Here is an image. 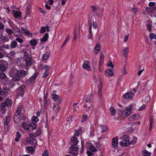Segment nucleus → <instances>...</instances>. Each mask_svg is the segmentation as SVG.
Returning <instances> with one entry per match:
<instances>
[{"mask_svg": "<svg viewBox=\"0 0 156 156\" xmlns=\"http://www.w3.org/2000/svg\"><path fill=\"white\" fill-rule=\"evenodd\" d=\"M51 69V66L46 65L45 66V71L43 75L42 76L43 78H45L47 77L49 74V70Z\"/></svg>", "mask_w": 156, "mask_h": 156, "instance_id": "9d476101", "label": "nucleus"}, {"mask_svg": "<svg viewBox=\"0 0 156 156\" xmlns=\"http://www.w3.org/2000/svg\"><path fill=\"white\" fill-rule=\"evenodd\" d=\"M149 37L150 39H156V35L154 34H151L150 35Z\"/></svg>", "mask_w": 156, "mask_h": 156, "instance_id": "09e8293b", "label": "nucleus"}, {"mask_svg": "<svg viewBox=\"0 0 156 156\" xmlns=\"http://www.w3.org/2000/svg\"><path fill=\"white\" fill-rule=\"evenodd\" d=\"M38 74L39 73L38 72L35 73L28 80V83L30 84L33 83L35 80Z\"/></svg>", "mask_w": 156, "mask_h": 156, "instance_id": "6e6552de", "label": "nucleus"}, {"mask_svg": "<svg viewBox=\"0 0 156 156\" xmlns=\"http://www.w3.org/2000/svg\"><path fill=\"white\" fill-rule=\"evenodd\" d=\"M28 127H32V129L33 130L37 128V126L36 124L34 123H30L29 125H28Z\"/></svg>", "mask_w": 156, "mask_h": 156, "instance_id": "393cba45", "label": "nucleus"}, {"mask_svg": "<svg viewBox=\"0 0 156 156\" xmlns=\"http://www.w3.org/2000/svg\"><path fill=\"white\" fill-rule=\"evenodd\" d=\"M38 9L39 12L41 13H43V14H45L46 12L45 11L43 10L42 9L40 8H39Z\"/></svg>", "mask_w": 156, "mask_h": 156, "instance_id": "0e129e2a", "label": "nucleus"}, {"mask_svg": "<svg viewBox=\"0 0 156 156\" xmlns=\"http://www.w3.org/2000/svg\"><path fill=\"white\" fill-rule=\"evenodd\" d=\"M69 36H68V37H67L66 38V39H65V41L63 42V43L62 44V45L61 46V48H63L65 45L66 43L69 40Z\"/></svg>", "mask_w": 156, "mask_h": 156, "instance_id": "a19ab883", "label": "nucleus"}, {"mask_svg": "<svg viewBox=\"0 0 156 156\" xmlns=\"http://www.w3.org/2000/svg\"><path fill=\"white\" fill-rule=\"evenodd\" d=\"M12 101L11 99H6L3 103H4L5 105L7 107H9L12 105Z\"/></svg>", "mask_w": 156, "mask_h": 156, "instance_id": "2eb2a0df", "label": "nucleus"}, {"mask_svg": "<svg viewBox=\"0 0 156 156\" xmlns=\"http://www.w3.org/2000/svg\"><path fill=\"white\" fill-rule=\"evenodd\" d=\"M27 123H23L22 124V126L25 129L28 130L29 129Z\"/></svg>", "mask_w": 156, "mask_h": 156, "instance_id": "79ce46f5", "label": "nucleus"}, {"mask_svg": "<svg viewBox=\"0 0 156 156\" xmlns=\"http://www.w3.org/2000/svg\"><path fill=\"white\" fill-rule=\"evenodd\" d=\"M91 27H92V25L91 23L90 24V27H89V32H90V34L88 35L87 36L88 38L89 39H90L91 38Z\"/></svg>", "mask_w": 156, "mask_h": 156, "instance_id": "e433bc0d", "label": "nucleus"}, {"mask_svg": "<svg viewBox=\"0 0 156 156\" xmlns=\"http://www.w3.org/2000/svg\"><path fill=\"white\" fill-rule=\"evenodd\" d=\"M147 28L150 32H151V23H148L147 24Z\"/></svg>", "mask_w": 156, "mask_h": 156, "instance_id": "5fc2aeb1", "label": "nucleus"}, {"mask_svg": "<svg viewBox=\"0 0 156 156\" xmlns=\"http://www.w3.org/2000/svg\"><path fill=\"white\" fill-rule=\"evenodd\" d=\"M31 120L32 122L35 123L39 121V119L38 117L37 116H34L32 117Z\"/></svg>", "mask_w": 156, "mask_h": 156, "instance_id": "f704fd0d", "label": "nucleus"}, {"mask_svg": "<svg viewBox=\"0 0 156 156\" xmlns=\"http://www.w3.org/2000/svg\"><path fill=\"white\" fill-rule=\"evenodd\" d=\"M29 134L30 136L29 137H31V138H34V137H37L35 136L36 135L35 133H30Z\"/></svg>", "mask_w": 156, "mask_h": 156, "instance_id": "338daca9", "label": "nucleus"}, {"mask_svg": "<svg viewBox=\"0 0 156 156\" xmlns=\"http://www.w3.org/2000/svg\"><path fill=\"white\" fill-rule=\"evenodd\" d=\"M22 110V107H20L18 108L15 112V117H14V121L15 122V119L18 118V120L19 121H20V118L21 117V111Z\"/></svg>", "mask_w": 156, "mask_h": 156, "instance_id": "39448f33", "label": "nucleus"}, {"mask_svg": "<svg viewBox=\"0 0 156 156\" xmlns=\"http://www.w3.org/2000/svg\"><path fill=\"white\" fill-rule=\"evenodd\" d=\"M77 145V144H73L72 145L71 147V150H73L74 151H76L77 150L78 151V149H79L77 147H76V146Z\"/></svg>", "mask_w": 156, "mask_h": 156, "instance_id": "c9c22d12", "label": "nucleus"}, {"mask_svg": "<svg viewBox=\"0 0 156 156\" xmlns=\"http://www.w3.org/2000/svg\"><path fill=\"white\" fill-rule=\"evenodd\" d=\"M129 36V34L126 35L125 36V38L124 40V42H126L128 41Z\"/></svg>", "mask_w": 156, "mask_h": 156, "instance_id": "69168bd1", "label": "nucleus"}, {"mask_svg": "<svg viewBox=\"0 0 156 156\" xmlns=\"http://www.w3.org/2000/svg\"><path fill=\"white\" fill-rule=\"evenodd\" d=\"M74 151L73 150H70L69 151V153L72 154L73 156H77L78 154V152L77 150Z\"/></svg>", "mask_w": 156, "mask_h": 156, "instance_id": "b1692460", "label": "nucleus"}, {"mask_svg": "<svg viewBox=\"0 0 156 156\" xmlns=\"http://www.w3.org/2000/svg\"><path fill=\"white\" fill-rule=\"evenodd\" d=\"M88 117V116L86 114H84L83 115V119L81 120V122H83L86 121Z\"/></svg>", "mask_w": 156, "mask_h": 156, "instance_id": "603ef678", "label": "nucleus"}, {"mask_svg": "<svg viewBox=\"0 0 156 156\" xmlns=\"http://www.w3.org/2000/svg\"><path fill=\"white\" fill-rule=\"evenodd\" d=\"M119 111L120 112V114L121 116H122L124 118L126 117V111L125 110H124L122 111L121 110H119Z\"/></svg>", "mask_w": 156, "mask_h": 156, "instance_id": "c756f323", "label": "nucleus"}, {"mask_svg": "<svg viewBox=\"0 0 156 156\" xmlns=\"http://www.w3.org/2000/svg\"><path fill=\"white\" fill-rule=\"evenodd\" d=\"M82 67L84 69H87L89 71H91V70L89 65L88 63L83 64L82 65Z\"/></svg>", "mask_w": 156, "mask_h": 156, "instance_id": "a211bd4d", "label": "nucleus"}, {"mask_svg": "<svg viewBox=\"0 0 156 156\" xmlns=\"http://www.w3.org/2000/svg\"><path fill=\"white\" fill-rule=\"evenodd\" d=\"M26 89V87L24 85H22L16 89V92L19 95L23 97Z\"/></svg>", "mask_w": 156, "mask_h": 156, "instance_id": "20e7f679", "label": "nucleus"}, {"mask_svg": "<svg viewBox=\"0 0 156 156\" xmlns=\"http://www.w3.org/2000/svg\"><path fill=\"white\" fill-rule=\"evenodd\" d=\"M129 48H126L123 50L122 51V53L126 57V55L129 52Z\"/></svg>", "mask_w": 156, "mask_h": 156, "instance_id": "a878e982", "label": "nucleus"}, {"mask_svg": "<svg viewBox=\"0 0 156 156\" xmlns=\"http://www.w3.org/2000/svg\"><path fill=\"white\" fill-rule=\"evenodd\" d=\"M12 76V80L14 81H19L22 80V77H25L28 74V71L18 69L15 67H12L9 72Z\"/></svg>", "mask_w": 156, "mask_h": 156, "instance_id": "f257e3e1", "label": "nucleus"}, {"mask_svg": "<svg viewBox=\"0 0 156 156\" xmlns=\"http://www.w3.org/2000/svg\"><path fill=\"white\" fill-rule=\"evenodd\" d=\"M17 45V43L16 41H12L11 43V46L12 48H16Z\"/></svg>", "mask_w": 156, "mask_h": 156, "instance_id": "bb28decb", "label": "nucleus"}, {"mask_svg": "<svg viewBox=\"0 0 156 156\" xmlns=\"http://www.w3.org/2000/svg\"><path fill=\"white\" fill-rule=\"evenodd\" d=\"M71 140L74 144H77L79 142L77 138L75 136H73Z\"/></svg>", "mask_w": 156, "mask_h": 156, "instance_id": "412c9836", "label": "nucleus"}, {"mask_svg": "<svg viewBox=\"0 0 156 156\" xmlns=\"http://www.w3.org/2000/svg\"><path fill=\"white\" fill-rule=\"evenodd\" d=\"M118 138L115 137L112 138V146L114 148H117L118 147Z\"/></svg>", "mask_w": 156, "mask_h": 156, "instance_id": "1a4fd4ad", "label": "nucleus"}, {"mask_svg": "<svg viewBox=\"0 0 156 156\" xmlns=\"http://www.w3.org/2000/svg\"><path fill=\"white\" fill-rule=\"evenodd\" d=\"M109 110L110 111L111 115H112L114 116L115 115L116 110L113 107H111L109 109Z\"/></svg>", "mask_w": 156, "mask_h": 156, "instance_id": "5701e85b", "label": "nucleus"}, {"mask_svg": "<svg viewBox=\"0 0 156 156\" xmlns=\"http://www.w3.org/2000/svg\"><path fill=\"white\" fill-rule=\"evenodd\" d=\"M126 111V117L129 115L131 113L132 111V108H127L125 110Z\"/></svg>", "mask_w": 156, "mask_h": 156, "instance_id": "4be33fe9", "label": "nucleus"}, {"mask_svg": "<svg viewBox=\"0 0 156 156\" xmlns=\"http://www.w3.org/2000/svg\"><path fill=\"white\" fill-rule=\"evenodd\" d=\"M154 122L153 119L151 118L150 119V126L152 127L153 123Z\"/></svg>", "mask_w": 156, "mask_h": 156, "instance_id": "052dcab7", "label": "nucleus"}, {"mask_svg": "<svg viewBox=\"0 0 156 156\" xmlns=\"http://www.w3.org/2000/svg\"><path fill=\"white\" fill-rule=\"evenodd\" d=\"M146 108V106L145 105H143L142 106L139 108V110L141 111L144 110Z\"/></svg>", "mask_w": 156, "mask_h": 156, "instance_id": "774afa93", "label": "nucleus"}, {"mask_svg": "<svg viewBox=\"0 0 156 156\" xmlns=\"http://www.w3.org/2000/svg\"><path fill=\"white\" fill-rule=\"evenodd\" d=\"M92 98H93V97H92V95L91 94L90 95V96L89 97H88L86 99V101L87 102H90L91 100L92 99Z\"/></svg>", "mask_w": 156, "mask_h": 156, "instance_id": "37998d69", "label": "nucleus"}, {"mask_svg": "<svg viewBox=\"0 0 156 156\" xmlns=\"http://www.w3.org/2000/svg\"><path fill=\"white\" fill-rule=\"evenodd\" d=\"M21 15V13L20 12L16 11L15 12L14 15V17L15 18H18L20 17Z\"/></svg>", "mask_w": 156, "mask_h": 156, "instance_id": "cd10ccee", "label": "nucleus"}, {"mask_svg": "<svg viewBox=\"0 0 156 156\" xmlns=\"http://www.w3.org/2000/svg\"><path fill=\"white\" fill-rule=\"evenodd\" d=\"M35 133L36 135L35 136L37 137L40 135L41 133V129H37Z\"/></svg>", "mask_w": 156, "mask_h": 156, "instance_id": "8fccbe9b", "label": "nucleus"}, {"mask_svg": "<svg viewBox=\"0 0 156 156\" xmlns=\"http://www.w3.org/2000/svg\"><path fill=\"white\" fill-rule=\"evenodd\" d=\"M137 140V138L136 137H134L133 138V140H131L130 142H129L130 144H133L136 143Z\"/></svg>", "mask_w": 156, "mask_h": 156, "instance_id": "3c124183", "label": "nucleus"}, {"mask_svg": "<svg viewBox=\"0 0 156 156\" xmlns=\"http://www.w3.org/2000/svg\"><path fill=\"white\" fill-rule=\"evenodd\" d=\"M149 5L150 7H154L155 5V3L154 2H151L149 3Z\"/></svg>", "mask_w": 156, "mask_h": 156, "instance_id": "bf43d9fd", "label": "nucleus"}, {"mask_svg": "<svg viewBox=\"0 0 156 156\" xmlns=\"http://www.w3.org/2000/svg\"><path fill=\"white\" fill-rule=\"evenodd\" d=\"M11 120V116L9 115L7 116L5 119L4 120V129L6 131H8L9 130V123Z\"/></svg>", "mask_w": 156, "mask_h": 156, "instance_id": "f03ea898", "label": "nucleus"}, {"mask_svg": "<svg viewBox=\"0 0 156 156\" xmlns=\"http://www.w3.org/2000/svg\"><path fill=\"white\" fill-rule=\"evenodd\" d=\"M6 32L9 35L12 34L13 33V32L11 29L9 28L6 29Z\"/></svg>", "mask_w": 156, "mask_h": 156, "instance_id": "49530a36", "label": "nucleus"}, {"mask_svg": "<svg viewBox=\"0 0 156 156\" xmlns=\"http://www.w3.org/2000/svg\"><path fill=\"white\" fill-rule=\"evenodd\" d=\"M25 61L26 65L27 66H30L32 63V60L30 58H26Z\"/></svg>", "mask_w": 156, "mask_h": 156, "instance_id": "dca6fc26", "label": "nucleus"}, {"mask_svg": "<svg viewBox=\"0 0 156 156\" xmlns=\"http://www.w3.org/2000/svg\"><path fill=\"white\" fill-rule=\"evenodd\" d=\"M107 66H108L109 67H114V66L111 61H109L108 62V63L107 64Z\"/></svg>", "mask_w": 156, "mask_h": 156, "instance_id": "13d9d810", "label": "nucleus"}, {"mask_svg": "<svg viewBox=\"0 0 156 156\" xmlns=\"http://www.w3.org/2000/svg\"><path fill=\"white\" fill-rule=\"evenodd\" d=\"M89 150L91 152H95L97 151L96 148L94 146H90L89 148Z\"/></svg>", "mask_w": 156, "mask_h": 156, "instance_id": "4c0bfd02", "label": "nucleus"}, {"mask_svg": "<svg viewBox=\"0 0 156 156\" xmlns=\"http://www.w3.org/2000/svg\"><path fill=\"white\" fill-rule=\"evenodd\" d=\"M15 54L16 53L14 51H10L9 53L7 54V55L8 57L9 58L12 59V58H13L14 56H15Z\"/></svg>", "mask_w": 156, "mask_h": 156, "instance_id": "6ab92c4d", "label": "nucleus"}, {"mask_svg": "<svg viewBox=\"0 0 156 156\" xmlns=\"http://www.w3.org/2000/svg\"><path fill=\"white\" fill-rule=\"evenodd\" d=\"M46 31L45 27H42L40 30V32L41 33H44Z\"/></svg>", "mask_w": 156, "mask_h": 156, "instance_id": "864d4df0", "label": "nucleus"}, {"mask_svg": "<svg viewBox=\"0 0 156 156\" xmlns=\"http://www.w3.org/2000/svg\"><path fill=\"white\" fill-rule=\"evenodd\" d=\"M13 30L14 32V35L16 36H21L22 35V32H21L20 29L17 27H14L13 29Z\"/></svg>", "mask_w": 156, "mask_h": 156, "instance_id": "9b49d317", "label": "nucleus"}, {"mask_svg": "<svg viewBox=\"0 0 156 156\" xmlns=\"http://www.w3.org/2000/svg\"><path fill=\"white\" fill-rule=\"evenodd\" d=\"M27 143L32 145L35 146L37 144V141L34 138L27 137L26 139Z\"/></svg>", "mask_w": 156, "mask_h": 156, "instance_id": "0eeeda50", "label": "nucleus"}, {"mask_svg": "<svg viewBox=\"0 0 156 156\" xmlns=\"http://www.w3.org/2000/svg\"><path fill=\"white\" fill-rule=\"evenodd\" d=\"M16 40L20 43H21L23 42V40L19 37H17L16 38Z\"/></svg>", "mask_w": 156, "mask_h": 156, "instance_id": "680f3d73", "label": "nucleus"}, {"mask_svg": "<svg viewBox=\"0 0 156 156\" xmlns=\"http://www.w3.org/2000/svg\"><path fill=\"white\" fill-rule=\"evenodd\" d=\"M156 7H154L153 8H151V9L150 10V11L149 12H151V13H156Z\"/></svg>", "mask_w": 156, "mask_h": 156, "instance_id": "6e6d98bb", "label": "nucleus"}, {"mask_svg": "<svg viewBox=\"0 0 156 156\" xmlns=\"http://www.w3.org/2000/svg\"><path fill=\"white\" fill-rule=\"evenodd\" d=\"M123 96L126 99H130L133 98L134 94L133 93L128 92L123 95Z\"/></svg>", "mask_w": 156, "mask_h": 156, "instance_id": "ddd939ff", "label": "nucleus"}, {"mask_svg": "<svg viewBox=\"0 0 156 156\" xmlns=\"http://www.w3.org/2000/svg\"><path fill=\"white\" fill-rule=\"evenodd\" d=\"M106 73L107 74H106L107 76H112L113 75V72L110 69H108L106 70Z\"/></svg>", "mask_w": 156, "mask_h": 156, "instance_id": "c85d7f7f", "label": "nucleus"}, {"mask_svg": "<svg viewBox=\"0 0 156 156\" xmlns=\"http://www.w3.org/2000/svg\"><path fill=\"white\" fill-rule=\"evenodd\" d=\"M28 150L31 153H34L35 151L34 149L31 146H29L27 147Z\"/></svg>", "mask_w": 156, "mask_h": 156, "instance_id": "ea45409f", "label": "nucleus"}, {"mask_svg": "<svg viewBox=\"0 0 156 156\" xmlns=\"http://www.w3.org/2000/svg\"><path fill=\"white\" fill-rule=\"evenodd\" d=\"M5 105V104L3 103H2L0 105V111L3 114H5L7 110L6 108H5L6 106Z\"/></svg>", "mask_w": 156, "mask_h": 156, "instance_id": "f8f14e48", "label": "nucleus"}, {"mask_svg": "<svg viewBox=\"0 0 156 156\" xmlns=\"http://www.w3.org/2000/svg\"><path fill=\"white\" fill-rule=\"evenodd\" d=\"M7 62L4 60H0V71L4 72L7 69Z\"/></svg>", "mask_w": 156, "mask_h": 156, "instance_id": "423d86ee", "label": "nucleus"}, {"mask_svg": "<svg viewBox=\"0 0 156 156\" xmlns=\"http://www.w3.org/2000/svg\"><path fill=\"white\" fill-rule=\"evenodd\" d=\"M93 27L94 29H96L98 28V25L96 22H93Z\"/></svg>", "mask_w": 156, "mask_h": 156, "instance_id": "4d7b16f0", "label": "nucleus"}, {"mask_svg": "<svg viewBox=\"0 0 156 156\" xmlns=\"http://www.w3.org/2000/svg\"><path fill=\"white\" fill-rule=\"evenodd\" d=\"M143 154L144 156H150V153L146 150L143 151Z\"/></svg>", "mask_w": 156, "mask_h": 156, "instance_id": "58836bf2", "label": "nucleus"}, {"mask_svg": "<svg viewBox=\"0 0 156 156\" xmlns=\"http://www.w3.org/2000/svg\"><path fill=\"white\" fill-rule=\"evenodd\" d=\"M51 97L55 101H56L58 99L60 98V96H59L55 94H53L52 95Z\"/></svg>", "mask_w": 156, "mask_h": 156, "instance_id": "2f4dec72", "label": "nucleus"}, {"mask_svg": "<svg viewBox=\"0 0 156 156\" xmlns=\"http://www.w3.org/2000/svg\"><path fill=\"white\" fill-rule=\"evenodd\" d=\"M94 49L95 50L94 51V52L95 54H97L100 51V45L99 44H97L96 45Z\"/></svg>", "mask_w": 156, "mask_h": 156, "instance_id": "f3484780", "label": "nucleus"}, {"mask_svg": "<svg viewBox=\"0 0 156 156\" xmlns=\"http://www.w3.org/2000/svg\"><path fill=\"white\" fill-rule=\"evenodd\" d=\"M76 35H77V34H76V31L75 30L74 32V35H73V41L76 39H77Z\"/></svg>", "mask_w": 156, "mask_h": 156, "instance_id": "e2e57ef3", "label": "nucleus"}, {"mask_svg": "<svg viewBox=\"0 0 156 156\" xmlns=\"http://www.w3.org/2000/svg\"><path fill=\"white\" fill-rule=\"evenodd\" d=\"M61 109V107L58 106V105H54L53 107V109L55 111H58Z\"/></svg>", "mask_w": 156, "mask_h": 156, "instance_id": "72a5a7b5", "label": "nucleus"}, {"mask_svg": "<svg viewBox=\"0 0 156 156\" xmlns=\"http://www.w3.org/2000/svg\"><path fill=\"white\" fill-rule=\"evenodd\" d=\"M48 33H46L43 38L41 39V41L42 42L47 41L48 40Z\"/></svg>", "mask_w": 156, "mask_h": 156, "instance_id": "aec40b11", "label": "nucleus"}, {"mask_svg": "<svg viewBox=\"0 0 156 156\" xmlns=\"http://www.w3.org/2000/svg\"><path fill=\"white\" fill-rule=\"evenodd\" d=\"M6 77V76L5 74L3 72H2L0 73V78L2 79H4Z\"/></svg>", "mask_w": 156, "mask_h": 156, "instance_id": "a18cd8bd", "label": "nucleus"}, {"mask_svg": "<svg viewBox=\"0 0 156 156\" xmlns=\"http://www.w3.org/2000/svg\"><path fill=\"white\" fill-rule=\"evenodd\" d=\"M23 52H24V55L25 58H30V57H29V55L28 53L26 51L24 50V49H23Z\"/></svg>", "mask_w": 156, "mask_h": 156, "instance_id": "de8ad7c7", "label": "nucleus"}, {"mask_svg": "<svg viewBox=\"0 0 156 156\" xmlns=\"http://www.w3.org/2000/svg\"><path fill=\"white\" fill-rule=\"evenodd\" d=\"M123 140L122 141L120 142L119 143L120 145L124 146H128L130 144L129 140V136L126 135H125L123 136Z\"/></svg>", "mask_w": 156, "mask_h": 156, "instance_id": "7ed1b4c3", "label": "nucleus"}, {"mask_svg": "<svg viewBox=\"0 0 156 156\" xmlns=\"http://www.w3.org/2000/svg\"><path fill=\"white\" fill-rule=\"evenodd\" d=\"M49 55L45 54L43 55L42 57V59L43 61L44 62L46 60H47L49 58Z\"/></svg>", "mask_w": 156, "mask_h": 156, "instance_id": "473e14b6", "label": "nucleus"}, {"mask_svg": "<svg viewBox=\"0 0 156 156\" xmlns=\"http://www.w3.org/2000/svg\"><path fill=\"white\" fill-rule=\"evenodd\" d=\"M2 90L3 95H7L8 94V91H11V90L9 87L4 86L2 88Z\"/></svg>", "mask_w": 156, "mask_h": 156, "instance_id": "4468645a", "label": "nucleus"}, {"mask_svg": "<svg viewBox=\"0 0 156 156\" xmlns=\"http://www.w3.org/2000/svg\"><path fill=\"white\" fill-rule=\"evenodd\" d=\"M37 42L35 39H32L30 41V43L32 46H35L37 44Z\"/></svg>", "mask_w": 156, "mask_h": 156, "instance_id": "7c9ffc66", "label": "nucleus"}, {"mask_svg": "<svg viewBox=\"0 0 156 156\" xmlns=\"http://www.w3.org/2000/svg\"><path fill=\"white\" fill-rule=\"evenodd\" d=\"M42 156H48L49 153L48 151L46 149L44 151V153L42 154Z\"/></svg>", "mask_w": 156, "mask_h": 156, "instance_id": "c03bdc74", "label": "nucleus"}]
</instances>
